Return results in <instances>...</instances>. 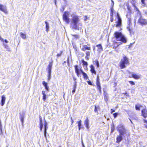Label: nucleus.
Listing matches in <instances>:
<instances>
[{"mask_svg": "<svg viewBox=\"0 0 147 147\" xmlns=\"http://www.w3.org/2000/svg\"><path fill=\"white\" fill-rule=\"evenodd\" d=\"M4 42H6V43H8V41H7V40H6V39L5 40H4Z\"/></svg>", "mask_w": 147, "mask_h": 147, "instance_id": "nucleus-55", "label": "nucleus"}, {"mask_svg": "<svg viewBox=\"0 0 147 147\" xmlns=\"http://www.w3.org/2000/svg\"><path fill=\"white\" fill-rule=\"evenodd\" d=\"M67 63L68 64H69V58H67Z\"/></svg>", "mask_w": 147, "mask_h": 147, "instance_id": "nucleus-53", "label": "nucleus"}, {"mask_svg": "<svg viewBox=\"0 0 147 147\" xmlns=\"http://www.w3.org/2000/svg\"><path fill=\"white\" fill-rule=\"evenodd\" d=\"M98 47L97 51L99 52H100L101 51H102L103 50L102 47L100 44L97 45L96 46Z\"/></svg>", "mask_w": 147, "mask_h": 147, "instance_id": "nucleus-18", "label": "nucleus"}, {"mask_svg": "<svg viewBox=\"0 0 147 147\" xmlns=\"http://www.w3.org/2000/svg\"><path fill=\"white\" fill-rule=\"evenodd\" d=\"M53 61H52L51 62H50L49 65H48L47 67V69L48 70V75L47 76L48 78L47 80L49 81L51 78V73L52 67V63Z\"/></svg>", "mask_w": 147, "mask_h": 147, "instance_id": "nucleus-6", "label": "nucleus"}, {"mask_svg": "<svg viewBox=\"0 0 147 147\" xmlns=\"http://www.w3.org/2000/svg\"><path fill=\"white\" fill-rule=\"evenodd\" d=\"M66 63V62L65 61H64V63Z\"/></svg>", "mask_w": 147, "mask_h": 147, "instance_id": "nucleus-61", "label": "nucleus"}, {"mask_svg": "<svg viewBox=\"0 0 147 147\" xmlns=\"http://www.w3.org/2000/svg\"><path fill=\"white\" fill-rule=\"evenodd\" d=\"M100 107L99 106H96V105H94V111L95 113L98 114V111L100 110Z\"/></svg>", "mask_w": 147, "mask_h": 147, "instance_id": "nucleus-23", "label": "nucleus"}, {"mask_svg": "<svg viewBox=\"0 0 147 147\" xmlns=\"http://www.w3.org/2000/svg\"><path fill=\"white\" fill-rule=\"evenodd\" d=\"M47 129V128H45L44 129V135H45V136H46Z\"/></svg>", "mask_w": 147, "mask_h": 147, "instance_id": "nucleus-50", "label": "nucleus"}, {"mask_svg": "<svg viewBox=\"0 0 147 147\" xmlns=\"http://www.w3.org/2000/svg\"><path fill=\"white\" fill-rule=\"evenodd\" d=\"M117 16L118 20L116 22V24L115 25V26L116 27H120L122 25V21L118 13L117 14Z\"/></svg>", "mask_w": 147, "mask_h": 147, "instance_id": "nucleus-11", "label": "nucleus"}, {"mask_svg": "<svg viewBox=\"0 0 147 147\" xmlns=\"http://www.w3.org/2000/svg\"><path fill=\"white\" fill-rule=\"evenodd\" d=\"M103 92H105V91H106V90H105V88H103Z\"/></svg>", "mask_w": 147, "mask_h": 147, "instance_id": "nucleus-57", "label": "nucleus"}, {"mask_svg": "<svg viewBox=\"0 0 147 147\" xmlns=\"http://www.w3.org/2000/svg\"><path fill=\"white\" fill-rule=\"evenodd\" d=\"M84 123L86 128L87 129H88L89 128V120L87 117L86 118L85 120Z\"/></svg>", "mask_w": 147, "mask_h": 147, "instance_id": "nucleus-17", "label": "nucleus"}, {"mask_svg": "<svg viewBox=\"0 0 147 147\" xmlns=\"http://www.w3.org/2000/svg\"><path fill=\"white\" fill-rule=\"evenodd\" d=\"M126 17L127 19V22L128 24V26L127 27V28L129 31V33L131 34L133 32L132 29L131 28V21L132 20L131 16L130 15H127Z\"/></svg>", "mask_w": 147, "mask_h": 147, "instance_id": "nucleus-5", "label": "nucleus"}, {"mask_svg": "<svg viewBox=\"0 0 147 147\" xmlns=\"http://www.w3.org/2000/svg\"><path fill=\"white\" fill-rule=\"evenodd\" d=\"M96 84L97 90L99 91V92H101V87L100 86V82L99 76L98 75L97 76L96 78Z\"/></svg>", "mask_w": 147, "mask_h": 147, "instance_id": "nucleus-10", "label": "nucleus"}, {"mask_svg": "<svg viewBox=\"0 0 147 147\" xmlns=\"http://www.w3.org/2000/svg\"><path fill=\"white\" fill-rule=\"evenodd\" d=\"M87 82L88 84L90 85H92V86L93 85V84H92V83L91 82V81H88Z\"/></svg>", "mask_w": 147, "mask_h": 147, "instance_id": "nucleus-44", "label": "nucleus"}, {"mask_svg": "<svg viewBox=\"0 0 147 147\" xmlns=\"http://www.w3.org/2000/svg\"><path fill=\"white\" fill-rule=\"evenodd\" d=\"M114 37L118 41H121L123 43H126L127 42V39L121 32H116L114 33Z\"/></svg>", "mask_w": 147, "mask_h": 147, "instance_id": "nucleus-3", "label": "nucleus"}, {"mask_svg": "<svg viewBox=\"0 0 147 147\" xmlns=\"http://www.w3.org/2000/svg\"><path fill=\"white\" fill-rule=\"evenodd\" d=\"M135 9H136V11H137V13L138 12H140V11H139V9L137 8V7H136V6H135Z\"/></svg>", "mask_w": 147, "mask_h": 147, "instance_id": "nucleus-46", "label": "nucleus"}, {"mask_svg": "<svg viewBox=\"0 0 147 147\" xmlns=\"http://www.w3.org/2000/svg\"><path fill=\"white\" fill-rule=\"evenodd\" d=\"M20 34L21 36L23 39H25L26 38V35L25 34L23 33L22 32H20Z\"/></svg>", "mask_w": 147, "mask_h": 147, "instance_id": "nucleus-32", "label": "nucleus"}, {"mask_svg": "<svg viewBox=\"0 0 147 147\" xmlns=\"http://www.w3.org/2000/svg\"><path fill=\"white\" fill-rule=\"evenodd\" d=\"M74 80L75 81V82H74V85L73 86V90H72V92H75L76 90V83L77 82L76 81V79L75 78H74Z\"/></svg>", "mask_w": 147, "mask_h": 147, "instance_id": "nucleus-20", "label": "nucleus"}, {"mask_svg": "<svg viewBox=\"0 0 147 147\" xmlns=\"http://www.w3.org/2000/svg\"><path fill=\"white\" fill-rule=\"evenodd\" d=\"M84 21H86V20H87L88 18L87 16H84Z\"/></svg>", "mask_w": 147, "mask_h": 147, "instance_id": "nucleus-49", "label": "nucleus"}, {"mask_svg": "<svg viewBox=\"0 0 147 147\" xmlns=\"http://www.w3.org/2000/svg\"><path fill=\"white\" fill-rule=\"evenodd\" d=\"M110 21L112 22L113 21V15H110Z\"/></svg>", "mask_w": 147, "mask_h": 147, "instance_id": "nucleus-40", "label": "nucleus"}, {"mask_svg": "<svg viewBox=\"0 0 147 147\" xmlns=\"http://www.w3.org/2000/svg\"><path fill=\"white\" fill-rule=\"evenodd\" d=\"M93 63L94 64L96 65V67L98 68L99 67V63L98 60H96L93 61Z\"/></svg>", "mask_w": 147, "mask_h": 147, "instance_id": "nucleus-24", "label": "nucleus"}, {"mask_svg": "<svg viewBox=\"0 0 147 147\" xmlns=\"http://www.w3.org/2000/svg\"><path fill=\"white\" fill-rule=\"evenodd\" d=\"M44 92V91H42V92Z\"/></svg>", "mask_w": 147, "mask_h": 147, "instance_id": "nucleus-62", "label": "nucleus"}, {"mask_svg": "<svg viewBox=\"0 0 147 147\" xmlns=\"http://www.w3.org/2000/svg\"><path fill=\"white\" fill-rule=\"evenodd\" d=\"M59 147H61V146H59Z\"/></svg>", "mask_w": 147, "mask_h": 147, "instance_id": "nucleus-63", "label": "nucleus"}, {"mask_svg": "<svg viewBox=\"0 0 147 147\" xmlns=\"http://www.w3.org/2000/svg\"><path fill=\"white\" fill-rule=\"evenodd\" d=\"M5 98L4 95H3L1 96V105L2 106H3L5 102Z\"/></svg>", "mask_w": 147, "mask_h": 147, "instance_id": "nucleus-19", "label": "nucleus"}, {"mask_svg": "<svg viewBox=\"0 0 147 147\" xmlns=\"http://www.w3.org/2000/svg\"><path fill=\"white\" fill-rule=\"evenodd\" d=\"M45 23L46 24V29L47 32H48L49 30V25L48 23L46 21L45 22Z\"/></svg>", "mask_w": 147, "mask_h": 147, "instance_id": "nucleus-30", "label": "nucleus"}, {"mask_svg": "<svg viewBox=\"0 0 147 147\" xmlns=\"http://www.w3.org/2000/svg\"><path fill=\"white\" fill-rule=\"evenodd\" d=\"M63 20L67 24H69L70 22V19L68 17V13L67 11L64 12L63 15Z\"/></svg>", "mask_w": 147, "mask_h": 147, "instance_id": "nucleus-9", "label": "nucleus"}, {"mask_svg": "<svg viewBox=\"0 0 147 147\" xmlns=\"http://www.w3.org/2000/svg\"><path fill=\"white\" fill-rule=\"evenodd\" d=\"M73 36H78V35H73Z\"/></svg>", "mask_w": 147, "mask_h": 147, "instance_id": "nucleus-59", "label": "nucleus"}, {"mask_svg": "<svg viewBox=\"0 0 147 147\" xmlns=\"http://www.w3.org/2000/svg\"><path fill=\"white\" fill-rule=\"evenodd\" d=\"M80 21V19L78 16L75 15L72 16L71 22L70 24V27L73 29L78 30L79 28L78 25H80L81 26H82V24L81 23L78 24Z\"/></svg>", "mask_w": 147, "mask_h": 147, "instance_id": "nucleus-2", "label": "nucleus"}, {"mask_svg": "<svg viewBox=\"0 0 147 147\" xmlns=\"http://www.w3.org/2000/svg\"><path fill=\"white\" fill-rule=\"evenodd\" d=\"M95 50V48H93V50Z\"/></svg>", "mask_w": 147, "mask_h": 147, "instance_id": "nucleus-60", "label": "nucleus"}, {"mask_svg": "<svg viewBox=\"0 0 147 147\" xmlns=\"http://www.w3.org/2000/svg\"><path fill=\"white\" fill-rule=\"evenodd\" d=\"M142 107V106L139 104H137L136 105L135 108L136 110L140 111V108Z\"/></svg>", "mask_w": 147, "mask_h": 147, "instance_id": "nucleus-29", "label": "nucleus"}, {"mask_svg": "<svg viewBox=\"0 0 147 147\" xmlns=\"http://www.w3.org/2000/svg\"><path fill=\"white\" fill-rule=\"evenodd\" d=\"M142 115L145 118L147 117V109L144 108L141 111Z\"/></svg>", "mask_w": 147, "mask_h": 147, "instance_id": "nucleus-14", "label": "nucleus"}, {"mask_svg": "<svg viewBox=\"0 0 147 147\" xmlns=\"http://www.w3.org/2000/svg\"><path fill=\"white\" fill-rule=\"evenodd\" d=\"M118 115V113H115L113 114V115L114 118H115L117 117Z\"/></svg>", "mask_w": 147, "mask_h": 147, "instance_id": "nucleus-41", "label": "nucleus"}, {"mask_svg": "<svg viewBox=\"0 0 147 147\" xmlns=\"http://www.w3.org/2000/svg\"><path fill=\"white\" fill-rule=\"evenodd\" d=\"M90 71L91 73L92 74H94V75H96V72L95 70V67L92 64H91L90 66Z\"/></svg>", "mask_w": 147, "mask_h": 147, "instance_id": "nucleus-13", "label": "nucleus"}, {"mask_svg": "<svg viewBox=\"0 0 147 147\" xmlns=\"http://www.w3.org/2000/svg\"><path fill=\"white\" fill-rule=\"evenodd\" d=\"M115 111V110L112 109H111V113H112L113 112Z\"/></svg>", "mask_w": 147, "mask_h": 147, "instance_id": "nucleus-52", "label": "nucleus"}, {"mask_svg": "<svg viewBox=\"0 0 147 147\" xmlns=\"http://www.w3.org/2000/svg\"><path fill=\"white\" fill-rule=\"evenodd\" d=\"M129 59L126 56H124L121 59L119 66L121 69H122L126 67V65H129Z\"/></svg>", "mask_w": 147, "mask_h": 147, "instance_id": "nucleus-4", "label": "nucleus"}, {"mask_svg": "<svg viewBox=\"0 0 147 147\" xmlns=\"http://www.w3.org/2000/svg\"><path fill=\"white\" fill-rule=\"evenodd\" d=\"M113 8H111V12H110V15H113Z\"/></svg>", "mask_w": 147, "mask_h": 147, "instance_id": "nucleus-43", "label": "nucleus"}, {"mask_svg": "<svg viewBox=\"0 0 147 147\" xmlns=\"http://www.w3.org/2000/svg\"><path fill=\"white\" fill-rule=\"evenodd\" d=\"M145 0H141V2L142 3V5L143 6H144L146 5V3L145 2Z\"/></svg>", "mask_w": 147, "mask_h": 147, "instance_id": "nucleus-39", "label": "nucleus"}, {"mask_svg": "<svg viewBox=\"0 0 147 147\" xmlns=\"http://www.w3.org/2000/svg\"><path fill=\"white\" fill-rule=\"evenodd\" d=\"M137 14L138 15H139V16H140V17L142 16H141L142 15H141V13L140 12H138L137 13Z\"/></svg>", "mask_w": 147, "mask_h": 147, "instance_id": "nucleus-51", "label": "nucleus"}, {"mask_svg": "<svg viewBox=\"0 0 147 147\" xmlns=\"http://www.w3.org/2000/svg\"><path fill=\"white\" fill-rule=\"evenodd\" d=\"M47 123L46 122V121L45 120L44 124V129L47 128Z\"/></svg>", "mask_w": 147, "mask_h": 147, "instance_id": "nucleus-45", "label": "nucleus"}, {"mask_svg": "<svg viewBox=\"0 0 147 147\" xmlns=\"http://www.w3.org/2000/svg\"><path fill=\"white\" fill-rule=\"evenodd\" d=\"M81 61L82 63L83 66L87 67L88 65V63L85 61L83 59H82L81 60Z\"/></svg>", "mask_w": 147, "mask_h": 147, "instance_id": "nucleus-25", "label": "nucleus"}, {"mask_svg": "<svg viewBox=\"0 0 147 147\" xmlns=\"http://www.w3.org/2000/svg\"><path fill=\"white\" fill-rule=\"evenodd\" d=\"M43 127H40V131H42Z\"/></svg>", "mask_w": 147, "mask_h": 147, "instance_id": "nucleus-56", "label": "nucleus"}, {"mask_svg": "<svg viewBox=\"0 0 147 147\" xmlns=\"http://www.w3.org/2000/svg\"><path fill=\"white\" fill-rule=\"evenodd\" d=\"M117 147H119L118 146H117Z\"/></svg>", "mask_w": 147, "mask_h": 147, "instance_id": "nucleus-64", "label": "nucleus"}, {"mask_svg": "<svg viewBox=\"0 0 147 147\" xmlns=\"http://www.w3.org/2000/svg\"><path fill=\"white\" fill-rule=\"evenodd\" d=\"M138 23L142 26L147 25V20L144 19L142 16H140L138 20Z\"/></svg>", "mask_w": 147, "mask_h": 147, "instance_id": "nucleus-7", "label": "nucleus"}, {"mask_svg": "<svg viewBox=\"0 0 147 147\" xmlns=\"http://www.w3.org/2000/svg\"><path fill=\"white\" fill-rule=\"evenodd\" d=\"M0 10L5 14H7L8 12L5 6L0 4Z\"/></svg>", "mask_w": 147, "mask_h": 147, "instance_id": "nucleus-12", "label": "nucleus"}, {"mask_svg": "<svg viewBox=\"0 0 147 147\" xmlns=\"http://www.w3.org/2000/svg\"><path fill=\"white\" fill-rule=\"evenodd\" d=\"M24 114L23 115H20V120L22 123H23V121H24Z\"/></svg>", "mask_w": 147, "mask_h": 147, "instance_id": "nucleus-34", "label": "nucleus"}, {"mask_svg": "<svg viewBox=\"0 0 147 147\" xmlns=\"http://www.w3.org/2000/svg\"><path fill=\"white\" fill-rule=\"evenodd\" d=\"M74 67L75 72L77 76L78 77H79L80 75V73H82V72L83 71V70L81 68L80 69H79L78 68V66L77 65H74Z\"/></svg>", "mask_w": 147, "mask_h": 147, "instance_id": "nucleus-8", "label": "nucleus"}, {"mask_svg": "<svg viewBox=\"0 0 147 147\" xmlns=\"http://www.w3.org/2000/svg\"><path fill=\"white\" fill-rule=\"evenodd\" d=\"M91 48L90 47L86 45H84L82 46V47L81 48V50L83 51H85L86 50H90Z\"/></svg>", "mask_w": 147, "mask_h": 147, "instance_id": "nucleus-15", "label": "nucleus"}, {"mask_svg": "<svg viewBox=\"0 0 147 147\" xmlns=\"http://www.w3.org/2000/svg\"><path fill=\"white\" fill-rule=\"evenodd\" d=\"M42 84L43 86L45 87V88L47 90V91H48L49 90V87L48 86L47 83L45 82V81H44L42 82Z\"/></svg>", "mask_w": 147, "mask_h": 147, "instance_id": "nucleus-21", "label": "nucleus"}, {"mask_svg": "<svg viewBox=\"0 0 147 147\" xmlns=\"http://www.w3.org/2000/svg\"><path fill=\"white\" fill-rule=\"evenodd\" d=\"M127 9L128 10H130V8L128 6L127 7Z\"/></svg>", "mask_w": 147, "mask_h": 147, "instance_id": "nucleus-58", "label": "nucleus"}, {"mask_svg": "<svg viewBox=\"0 0 147 147\" xmlns=\"http://www.w3.org/2000/svg\"><path fill=\"white\" fill-rule=\"evenodd\" d=\"M111 133H112L114 130H115V126L114 125V124L113 123L112 125H111Z\"/></svg>", "mask_w": 147, "mask_h": 147, "instance_id": "nucleus-31", "label": "nucleus"}, {"mask_svg": "<svg viewBox=\"0 0 147 147\" xmlns=\"http://www.w3.org/2000/svg\"><path fill=\"white\" fill-rule=\"evenodd\" d=\"M42 94H43V98L42 99L44 101H45L46 100V95L45 94V92H42Z\"/></svg>", "mask_w": 147, "mask_h": 147, "instance_id": "nucleus-36", "label": "nucleus"}, {"mask_svg": "<svg viewBox=\"0 0 147 147\" xmlns=\"http://www.w3.org/2000/svg\"><path fill=\"white\" fill-rule=\"evenodd\" d=\"M86 56L85 58L86 60H88L89 59V57L90 56V52L89 51H87L86 53Z\"/></svg>", "mask_w": 147, "mask_h": 147, "instance_id": "nucleus-27", "label": "nucleus"}, {"mask_svg": "<svg viewBox=\"0 0 147 147\" xmlns=\"http://www.w3.org/2000/svg\"><path fill=\"white\" fill-rule=\"evenodd\" d=\"M117 130L119 133V135L117 136L116 137V142L117 143L119 144L122 141L123 136H126L128 138L130 136V134L129 133H127V130L122 125L118 126Z\"/></svg>", "mask_w": 147, "mask_h": 147, "instance_id": "nucleus-1", "label": "nucleus"}, {"mask_svg": "<svg viewBox=\"0 0 147 147\" xmlns=\"http://www.w3.org/2000/svg\"><path fill=\"white\" fill-rule=\"evenodd\" d=\"M0 40H1L2 41H3L4 40L3 38H2L1 36H0Z\"/></svg>", "mask_w": 147, "mask_h": 147, "instance_id": "nucleus-54", "label": "nucleus"}, {"mask_svg": "<svg viewBox=\"0 0 147 147\" xmlns=\"http://www.w3.org/2000/svg\"><path fill=\"white\" fill-rule=\"evenodd\" d=\"M82 74L83 75V78L84 79H87L88 78V77L87 74L84 71H83Z\"/></svg>", "mask_w": 147, "mask_h": 147, "instance_id": "nucleus-26", "label": "nucleus"}, {"mask_svg": "<svg viewBox=\"0 0 147 147\" xmlns=\"http://www.w3.org/2000/svg\"><path fill=\"white\" fill-rule=\"evenodd\" d=\"M39 120H40V123H39L40 127H43V123L42 121V118H40L39 119Z\"/></svg>", "mask_w": 147, "mask_h": 147, "instance_id": "nucleus-35", "label": "nucleus"}, {"mask_svg": "<svg viewBox=\"0 0 147 147\" xmlns=\"http://www.w3.org/2000/svg\"><path fill=\"white\" fill-rule=\"evenodd\" d=\"M123 94L124 95L126 96V97L127 96H128V95L127 94V92H124L123 93Z\"/></svg>", "mask_w": 147, "mask_h": 147, "instance_id": "nucleus-47", "label": "nucleus"}, {"mask_svg": "<svg viewBox=\"0 0 147 147\" xmlns=\"http://www.w3.org/2000/svg\"><path fill=\"white\" fill-rule=\"evenodd\" d=\"M129 77L131 78L130 77ZM131 77L135 79H138L140 78V76L136 74H133Z\"/></svg>", "mask_w": 147, "mask_h": 147, "instance_id": "nucleus-22", "label": "nucleus"}, {"mask_svg": "<svg viewBox=\"0 0 147 147\" xmlns=\"http://www.w3.org/2000/svg\"><path fill=\"white\" fill-rule=\"evenodd\" d=\"M104 98L106 102L108 100V96L106 94H104Z\"/></svg>", "mask_w": 147, "mask_h": 147, "instance_id": "nucleus-37", "label": "nucleus"}, {"mask_svg": "<svg viewBox=\"0 0 147 147\" xmlns=\"http://www.w3.org/2000/svg\"><path fill=\"white\" fill-rule=\"evenodd\" d=\"M77 123L78 127V129L80 130L82 128V127H81L82 121L81 120H80L79 121H77Z\"/></svg>", "mask_w": 147, "mask_h": 147, "instance_id": "nucleus-28", "label": "nucleus"}, {"mask_svg": "<svg viewBox=\"0 0 147 147\" xmlns=\"http://www.w3.org/2000/svg\"><path fill=\"white\" fill-rule=\"evenodd\" d=\"M120 44H119L117 42L114 40L113 41L112 46L113 49H116L117 48Z\"/></svg>", "mask_w": 147, "mask_h": 147, "instance_id": "nucleus-16", "label": "nucleus"}, {"mask_svg": "<svg viewBox=\"0 0 147 147\" xmlns=\"http://www.w3.org/2000/svg\"><path fill=\"white\" fill-rule=\"evenodd\" d=\"M0 131L1 133H2V125L1 123V121L0 120Z\"/></svg>", "mask_w": 147, "mask_h": 147, "instance_id": "nucleus-38", "label": "nucleus"}, {"mask_svg": "<svg viewBox=\"0 0 147 147\" xmlns=\"http://www.w3.org/2000/svg\"><path fill=\"white\" fill-rule=\"evenodd\" d=\"M63 51H60L59 53L57 54L56 55V56L57 57V58H58L59 57H60L62 54L63 53Z\"/></svg>", "mask_w": 147, "mask_h": 147, "instance_id": "nucleus-33", "label": "nucleus"}, {"mask_svg": "<svg viewBox=\"0 0 147 147\" xmlns=\"http://www.w3.org/2000/svg\"><path fill=\"white\" fill-rule=\"evenodd\" d=\"M129 82L130 84L132 86L135 85V83L133 81H129Z\"/></svg>", "mask_w": 147, "mask_h": 147, "instance_id": "nucleus-42", "label": "nucleus"}, {"mask_svg": "<svg viewBox=\"0 0 147 147\" xmlns=\"http://www.w3.org/2000/svg\"><path fill=\"white\" fill-rule=\"evenodd\" d=\"M71 125H72L74 121L71 117Z\"/></svg>", "mask_w": 147, "mask_h": 147, "instance_id": "nucleus-48", "label": "nucleus"}]
</instances>
